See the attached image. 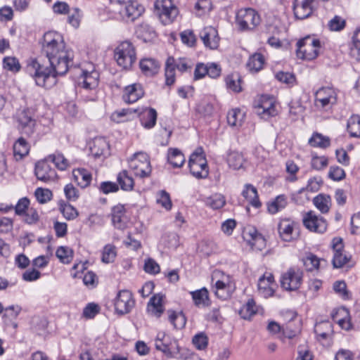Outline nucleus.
<instances>
[{
  "mask_svg": "<svg viewBox=\"0 0 360 360\" xmlns=\"http://www.w3.org/2000/svg\"><path fill=\"white\" fill-rule=\"evenodd\" d=\"M41 53L48 58L50 68L33 59L28 63L27 71L37 86L49 89L56 84V77L66 74L72 65L73 51L66 48L59 33L49 31L44 34Z\"/></svg>",
  "mask_w": 360,
  "mask_h": 360,
  "instance_id": "obj_1",
  "label": "nucleus"
},
{
  "mask_svg": "<svg viewBox=\"0 0 360 360\" xmlns=\"http://www.w3.org/2000/svg\"><path fill=\"white\" fill-rule=\"evenodd\" d=\"M297 47L296 54L297 58L311 60L318 56L321 42L318 39L307 36L297 41Z\"/></svg>",
  "mask_w": 360,
  "mask_h": 360,
  "instance_id": "obj_2",
  "label": "nucleus"
},
{
  "mask_svg": "<svg viewBox=\"0 0 360 360\" xmlns=\"http://www.w3.org/2000/svg\"><path fill=\"white\" fill-rule=\"evenodd\" d=\"M260 22L259 15L253 8H243L236 14V23L238 30L242 32L254 30Z\"/></svg>",
  "mask_w": 360,
  "mask_h": 360,
  "instance_id": "obj_3",
  "label": "nucleus"
},
{
  "mask_svg": "<svg viewBox=\"0 0 360 360\" xmlns=\"http://www.w3.org/2000/svg\"><path fill=\"white\" fill-rule=\"evenodd\" d=\"M188 167L191 174L197 179H205L209 174L206 158L201 148L193 152L189 158Z\"/></svg>",
  "mask_w": 360,
  "mask_h": 360,
  "instance_id": "obj_4",
  "label": "nucleus"
},
{
  "mask_svg": "<svg viewBox=\"0 0 360 360\" xmlns=\"http://www.w3.org/2000/svg\"><path fill=\"white\" fill-rule=\"evenodd\" d=\"M114 56L120 66L129 68L136 60L135 48L130 41H123L115 49Z\"/></svg>",
  "mask_w": 360,
  "mask_h": 360,
  "instance_id": "obj_5",
  "label": "nucleus"
},
{
  "mask_svg": "<svg viewBox=\"0 0 360 360\" xmlns=\"http://www.w3.org/2000/svg\"><path fill=\"white\" fill-rule=\"evenodd\" d=\"M129 166L134 175L140 178L149 176L152 170L148 155L142 152L135 153L130 158Z\"/></svg>",
  "mask_w": 360,
  "mask_h": 360,
  "instance_id": "obj_6",
  "label": "nucleus"
},
{
  "mask_svg": "<svg viewBox=\"0 0 360 360\" xmlns=\"http://www.w3.org/2000/svg\"><path fill=\"white\" fill-rule=\"evenodd\" d=\"M155 8L160 21L164 25L172 23L179 14L178 8L172 0H156Z\"/></svg>",
  "mask_w": 360,
  "mask_h": 360,
  "instance_id": "obj_7",
  "label": "nucleus"
},
{
  "mask_svg": "<svg viewBox=\"0 0 360 360\" xmlns=\"http://www.w3.org/2000/svg\"><path fill=\"white\" fill-rule=\"evenodd\" d=\"M303 278V271L297 267H291L281 277V285L288 291H295L300 288Z\"/></svg>",
  "mask_w": 360,
  "mask_h": 360,
  "instance_id": "obj_8",
  "label": "nucleus"
},
{
  "mask_svg": "<svg viewBox=\"0 0 360 360\" xmlns=\"http://www.w3.org/2000/svg\"><path fill=\"white\" fill-rule=\"evenodd\" d=\"M156 349L162 352L167 357H174L179 353V347L177 341L172 340L170 338L163 332L158 333L155 340Z\"/></svg>",
  "mask_w": 360,
  "mask_h": 360,
  "instance_id": "obj_9",
  "label": "nucleus"
},
{
  "mask_svg": "<svg viewBox=\"0 0 360 360\" xmlns=\"http://www.w3.org/2000/svg\"><path fill=\"white\" fill-rule=\"evenodd\" d=\"M114 305L117 314L122 315L130 312L135 305L131 292L126 290L119 291L115 300Z\"/></svg>",
  "mask_w": 360,
  "mask_h": 360,
  "instance_id": "obj_10",
  "label": "nucleus"
},
{
  "mask_svg": "<svg viewBox=\"0 0 360 360\" xmlns=\"http://www.w3.org/2000/svg\"><path fill=\"white\" fill-rule=\"evenodd\" d=\"M256 112L263 119H268L277 115L275 99L272 96L263 95L255 105Z\"/></svg>",
  "mask_w": 360,
  "mask_h": 360,
  "instance_id": "obj_11",
  "label": "nucleus"
},
{
  "mask_svg": "<svg viewBox=\"0 0 360 360\" xmlns=\"http://www.w3.org/2000/svg\"><path fill=\"white\" fill-rule=\"evenodd\" d=\"M303 224L310 231L319 233H324L328 226L327 221L323 217L311 211L304 214Z\"/></svg>",
  "mask_w": 360,
  "mask_h": 360,
  "instance_id": "obj_12",
  "label": "nucleus"
},
{
  "mask_svg": "<svg viewBox=\"0 0 360 360\" xmlns=\"http://www.w3.org/2000/svg\"><path fill=\"white\" fill-rule=\"evenodd\" d=\"M337 102V94L333 88L321 87L315 94V103L317 106L326 108Z\"/></svg>",
  "mask_w": 360,
  "mask_h": 360,
  "instance_id": "obj_13",
  "label": "nucleus"
},
{
  "mask_svg": "<svg viewBox=\"0 0 360 360\" xmlns=\"http://www.w3.org/2000/svg\"><path fill=\"white\" fill-rule=\"evenodd\" d=\"M18 129L22 134L31 136L36 126V121L32 117V112L28 110H23L18 112L17 116Z\"/></svg>",
  "mask_w": 360,
  "mask_h": 360,
  "instance_id": "obj_14",
  "label": "nucleus"
},
{
  "mask_svg": "<svg viewBox=\"0 0 360 360\" xmlns=\"http://www.w3.org/2000/svg\"><path fill=\"white\" fill-rule=\"evenodd\" d=\"M200 38L204 46L211 50L217 49L219 44L220 38L218 31L212 26L204 27L200 32Z\"/></svg>",
  "mask_w": 360,
  "mask_h": 360,
  "instance_id": "obj_15",
  "label": "nucleus"
},
{
  "mask_svg": "<svg viewBox=\"0 0 360 360\" xmlns=\"http://www.w3.org/2000/svg\"><path fill=\"white\" fill-rule=\"evenodd\" d=\"M49 161H46V158L39 161L35 165L34 172L37 178L44 182H48L54 180L56 176L55 169H52L49 165Z\"/></svg>",
  "mask_w": 360,
  "mask_h": 360,
  "instance_id": "obj_16",
  "label": "nucleus"
},
{
  "mask_svg": "<svg viewBox=\"0 0 360 360\" xmlns=\"http://www.w3.org/2000/svg\"><path fill=\"white\" fill-rule=\"evenodd\" d=\"M315 0H295L293 11L296 18L304 20L312 14Z\"/></svg>",
  "mask_w": 360,
  "mask_h": 360,
  "instance_id": "obj_17",
  "label": "nucleus"
},
{
  "mask_svg": "<svg viewBox=\"0 0 360 360\" xmlns=\"http://www.w3.org/2000/svg\"><path fill=\"white\" fill-rule=\"evenodd\" d=\"M332 248L334 252L333 265L334 268H341L347 264L349 257L343 253V243L340 238H335L332 240Z\"/></svg>",
  "mask_w": 360,
  "mask_h": 360,
  "instance_id": "obj_18",
  "label": "nucleus"
},
{
  "mask_svg": "<svg viewBox=\"0 0 360 360\" xmlns=\"http://www.w3.org/2000/svg\"><path fill=\"white\" fill-rule=\"evenodd\" d=\"M144 12L143 6L136 1H131L120 11L122 17L127 22H133Z\"/></svg>",
  "mask_w": 360,
  "mask_h": 360,
  "instance_id": "obj_19",
  "label": "nucleus"
},
{
  "mask_svg": "<svg viewBox=\"0 0 360 360\" xmlns=\"http://www.w3.org/2000/svg\"><path fill=\"white\" fill-rule=\"evenodd\" d=\"M111 219L114 226L118 229H124L127 226L125 208L123 205L118 204L112 208Z\"/></svg>",
  "mask_w": 360,
  "mask_h": 360,
  "instance_id": "obj_20",
  "label": "nucleus"
},
{
  "mask_svg": "<svg viewBox=\"0 0 360 360\" xmlns=\"http://www.w3.org/2000/svg\"><path fill=\"white\" fill-rule=\"evenodd\" d=\"M143 96V90L139 84H134L125 87L122 96L123 100L128 103L138 101Z\"/></svg>",
  "mask_w": 360,
  "mask_h": 360,
  "instance_id": "obj_21",
  "label": "nucleus"
},
{
  "mask_svg": "<svg viewBox=\"0 0 360 360\" xmlns=\"http://www.w3.org/2000/svg\"><path fill=\"white\" fill-rule=\"evenodd\" d=\"M140 69L145 75L153 76L156 75L160 68L159 61L153 58H145L139 62Z\"/></svg>",
  "mask_w": 360,
  "mask_h": 360,
  "instance_id": "obj_22",
  "label": "nucleus"
},
{
  "mask_svg": "<svg viewBox=\"0 0 360 360\" xmlns=\"http://www.w3.org/2000/svg\"><path fill=\"white\" fill-rule=\"evenodd\" d=\"M109 149V145L107 141L102 137L96 138L90 143V153L95 158H98L105 155Z\"/></svg>",
  "mask_w": 360,
  "mask_h": 360,
  "instance_id": "obj_23",
  "label": "nucleus"
},
{
  "mask_svg": "<svg viewBox=\"0 0 360 360\" xmlns=\"http://www.w3.org/2000/svg\"><path fill=\"white\" fill-rule=\"evenodd\" d=\"M295 223L288 219L280 221L278 226L281 238L285 241H290L294 238V228Z\"/></svg>",
  "mask_w": 360,
  "mask_h": 360,
  "instance_id": "obj_24",
  "label": "nucleus"
},
{
  "mask_svg": "<svg viewBox=\"0 0 360 360\" xmlns=\"http://www.w3.org/2000/svg\"><path fill=\"white\" fill-rule=\"evenodd\" d=\"M30 146L23 137H20L13 143V157L16 161L22 160L29 154Z\"/></svg>",
  "mask_w": 360,
  "mask_h": 360,
  "instance_id": "obj_25",
  "label": "nucleus"
},
{
  "mask_svg": "<svg viewBox=\"0 0 360 360\" xmlns=\"http://www.w3.org/2000/svg\"><path fill=\"white\" fill-rule=\"evenodd\" d=\"M215 295L222 300H226L231 297L233 284L232 280L222 281L213 284Z\"/></svg>",
  "mask_w": 360,
  "mask_h": 360,
  "instance_id": "obj_26",
  "label": "nucleus"
},
{
  "mask_svg": "<svg viewBox=\"0 0 360 360\" xmlns=\"http://www.w3.org/2000/svg\"><path fill=\"white\" fill-rule=\"evenodd\" d=\"M194 304L197 307H207L210 305V300L209 297V292L206 288H202L200 290L191 291L190 292Z\"/></svg>",
  "mask_w": 360,
  "mask_h": 360,
  "instance_id": "obj_27",
  "label": "nucleus"
},
{
  "mask_svg": "<svg viewBox=\"0 0 360 360\" xmlns=\"http://www.w3.org/2000/svg\"><path fill=\"white\" fill-rule=\"evenodd\" d=\"M158 113L152 108H145L140 112L141 125L146 129H152L156 124Z\"/></svg>",
  "mask_w": 360,
  "mask_h": 360,
  "instance_id": "obj_28",
  "label": "nucleus"
},
{
  "mask_svg": "<svg viewBox=\"0 0 360 360\" xmlns=\"http://www.w3.org/2000/svg\"><path fill=\"white\" fill-rule=\"evenodd\" d=\"M72 176L74 181L82 188L89 186L92 179L91 173L84 168L74 169Z\"/></svg>",
  "mask_w": 360,
  "mask_h": 360,
  "instance_id": "obj_29",
  "label": "nucleus"
},
{
  "mask_svg": "<svg viewBox=\"0 0 360 360\" xmlns=\"http://www.w3.org/2000/svg\"><path fill=\"white\" fill-rule=\"evenodd\" d=\"M333 332V324L328 321L317 323L314 326V333L319 341L327 339Z\"/></svg>",
  "mask_w": 360,
  "mask_h": 360,
  "instance_id": "obj_30",
  "label": "nucleus"
},
{
  "mask_svg": "<svg viewBox=\"0 0 360 360\" xmlns=\"http://www.w3.org/2000/svg\"><path fill=\"white\" fill-rule=\"evenodd\" d=\"M99 79V73L96 70H91L90 72L84 70L82 71V75L80 77V79L82 81L80 82L83 84V87L86 89H91L97 86L98 84Z\"/></svg>",
  "mask_w": 360,
  "mask_h": 360,
  "instance_id": "obj_31",
  "label": "nucleus"
},
{
  "mask_svg": "<svg viewBox=\"0 0 360 360\" xmlns=\"http://www.w3.org/2000/svg\"><path fill=\"white\" fill-rule=\"evenodd\" d=\"M162 300L163 295L157 294L150 298L148 304V311H150L151 314L155 316L156 317H160L165 310V308L162 305Z\"/></svg>",
  "mask_w": 360,
  "mask_h": 360,
  "instance_id": "obj_32",
  "label": "nucleus"
},
{
  "mask_svg": "<svg viewBox=\"0 0 360 360\" xmlns=\"http://www.w3.org/2000/svg\"><path fill=\"white\" fill-rule=\"evenodd\" d=\"M243 196L249 202V203L258 208L261 206L257 188L251 184H246L242 193Z\"/></svg>",
  "mask_w": 360,
  "mask_h": 360,
  "instance_id": "obj_33",
  "label": "nucleus"
},
{
  "mask_svg": "<svg viewBox=\"0 0 360 360\" xmlns=\"http://www.w3.org/2000/svg\"><path fill=\"white\" fill-rule=\"evenodd\" d=\"M264 61V57L262 54L255 53L249 58L247 67L250 72L252 73L258 72L263 68Z\"/></svg>",
  "mask_w": 360,
  "mask_h": 360,
  "instance_id": "obj_34",
  "label": "nucleus"
},
{
  "mask_svg": "<svg viewBox=\"0 0 360 360\" xmlns=\"http://www.w3.org/2000/svg\"><path fill=\"white\" fill-rule=\"evenodd\" d=\"M316 207L323 214L328 212L331 205L330 196L326 194L321 193L316 196L313 200Z\"/></svg>",
  "mask_w": 360,
  "mask_h": 360,
  "instance_id": "obj_35",
  "label": "nucleus"
},
{
  "mask_svg": "<svg viewBox=\"0 0 360 360\" xmlns=\"http://www.w3.org/2000/svg\"><path fill=\"white\" fill-rule=\"evenodd\" d=\"M175 59L169 57L166 60L165 69L166 85L172 86L175 82Z\"/></svg>",
  "mask_w": 360,
  "mask_h": 360,
  "instance_id": "obj_36",
  "label": "nucleus"
},
{
  "mask_svg": "<svg viewBox=\"0 0 360 360\" xmlns=\"http://www.w3.org/2000/svg\"><path fill=\"white\" fill-rule=\"evenodd\" d=\"M288 204V199L285 195H278L273 201L267 205V210L270 214H274L284 209Z\"/></svg>",
  "mask_w": 360,
  "mask_h": 360,
  "instance_id": "obj_37",
  "label": "nucleus"
},
{
  "mask_svg": "<svg viewBox=\"0 0 360 360\" xmlns=\"http://www.w3.org/2000/svg\"><path fill=\"white\" fill-rule=\"evenodd\" d=\"M167 160L174 167H181L185 162V158L179 149L169 148L168 150Z\"/></svg>",
  "mask_w": 360,
  "mask_h": 360,
  "instance_id": "obj_38",
  "label": "nucleus"
},
{
  "mask_svg": "<svg viewBox=\"0 0 360 360\" xmlns=\"http://www.w3.org/2000/svg\"><path fill=\"white\" fill-rule=\"evenodd\" d=\"M46 161L53 162L56 168L62 171L68 169L70 165L68 159H66L64 155L59 152H56L53 154L48 155L46 157Z\"/></svg>",
  "mask_w": 360,
  "mask_h": 360,
  "instance_id": "obj_39",
  "label": "nucleus"
},
{
  "mask_svg": "<svg viewBox=\"0 0 360 360\" xmlns=\"http://www.w3.org/2000/svg\"><path fill=\"white\" fill-rule=\"evenodd\" d=\"M136 34L144 41H150L156 37L153 27L146 23H143L138 27Z\"/></svg>",
  "mask_w": 360,
  "mask_h": 360,
  "instance_id": "obj_40",
  "label": "nucleus"
},
{
  "mask_svg": "<svg viewBox=\"0 0 360 360\" xmlns=\"http://www.w3.org/2000/svg\"><path fill=\"white\" fill-rule=\"evenodd\" d=\"M117 181L123 191H131L134 188V179L128 174L127 170H123L117 174Z\"/></svg>",
  "mask_w": 360,
  "mask_h": 360,
  "instance_id": "obj_41",
  "label": "nucleus"
},
{
  "mask_svg": "<svg viewBox=\"0 0 360 360\" xmlns=\"http://www.w3.org/2000/svg\"><path fill=\"white\" fill-rule=\"evenodd\" d=\"M347 131L350 136L360 138V116L352 115L347 121Z\"/></svg>",
  "mask_w": 360,
  "mask_h": 360,
  "instance_id": "obj_42",
  "label": "nucleus"
},
{
  "mask_svg": "<svg viewBox=\"0 0 360 360\" xmlns=\"http://www.w3.org/2000/svg\"><path fill=\"white\" fill-rule=\"evenodd\" d=\"M309 144L312 147L326 148L330 146V140L329 137L319 133H314L309 139Z\"/></svg>",
  "mask_w": 360,
  "mask_h": 360,
  "instance_id": "obj_43",
  "label": "nucleus"
},
{
  "mask_svg": "<svg viewBox=\"0 0 360 360\" xmlns=\"http://www.w3.org/2000/svg\"><path fill=\"white\" fill-rule=\"evenodd\" d=\"M244 113L238 108L232 109L227 114V122L231 127H240L242 125Z\"/></svg>",
  "mask_w": 360,
  "mask_h": 360,
  "instance_id": "obj_44",
  "label": "nucleus"
},
{
  "mask_svg": "<svg viewBox=\"0 0 360 360\" xmlns=\"http://www.w3.org/2000/svg\"><path fill=\"white\" fill-rule=\"evenodd\" d=\"M244 162L245 159L243 155L239 152L231 151L227 155L228 165L233 169H240L243 167Z\"/></svg>",
  "mask_w": 360,
  "mask_h": 360,
  "instance_id": "obj_45",
  "label": "nucleus"
},
{
  "mask_svg": "<svg viewBox=\"0 0 360 360\" xmlns=\"http://www.w3.org/2000/svg\"><path fill=\"white\" fill-rule=\"evenodd\" d=\"M73 250L67 246L59 247L56 252V257L63 264H70L73 259Z\"/></svg>",
  "mask_w": 360,
  "mask_h": 360,
  "instance_id": "obj_46",
  "label": "nucleus"
},
{
  "mask_svg": "<svg viewBox=\"0 0 360 360\" xmlns=\"http://www.w3.org/2000/svg\"><path fill=\"white\" fill-rule=\"evenodd\" d=\"M226 84L228 89L235 92L241 91L240 77L238 73H233L228 75L226 79Z\"/></svg>",
  "mask_w": 360,
  "mask_h": 360,
  "instance_id": "obj_47",
  "label": "nucleus"
},
{
  "mask_svg": "<svg viewBox=\"0 0 360 360\" xmlns=\"http://www.w3.org/2000/svg\"><path fill=\"white\" fill-rule=\"evenodd\" d=\"M206 204L214 210H218L224 206L226 200L223 195L215 193L207 199Z\"/></svg>",
  "mask_w": 360,
  "mask_h": 360,
  "instance_id": "obj_48",
  "label": "nucleus"
},
{
  "mask_svg": "<svg viewBox=\"0 0 360 360\" xmlns=\"http://www.w3.org/2000/svg\"><path fill=\"white\" fill-rule=\"evenodd\" d=\"M257 309L255 302L253 300H249L239 311V314L244 319H249L252 316L256 314Z\"/></svg>",
  "mask_w": 360,
  "mask_h": 360,
  "instance_id": "obj_49",
  "label": "nucleus"
},
{
  "mask_svg": "<svg viewBox=\"0 0 360 360\" xmlns=\"http://www.w3.org/2000/svg\"><path fill=\"white\" fill-rule=\"evenodd\" d=\"M3 68L13 72H18L21 68L19 60L15 57L7 56L3 60Z\"/></svg>",
  "mask_w": 360,
  "mask_h": 360,
  "instance_id": "obj_50",
  "label": "nucleus"
},
{
  "mask_svg": "<svg viewBox=\"0 0 360 360\" xmlns=\"http://www.w3.org/2000/svg\"><path fill=\"white\" fill-rule=\"evenodd\" d=\"M303 264L306 269L309 271H312L317 269L319 266L320 259L314 255L309 253L303 258Z\"/></svg>",
  "mask_w": 360,
  "mask_h": 360,
  "instance_id": "obj_51",
  "label": "nucleus"
},
{
  "mask_svg": "<svg viewBox=\"0 0 360 360\" xmlns=\"http://www.w3.org/2000/svg\"><path fill=\"white\" fill-rule=\"evenodd\" d=\"M169 319L176 329L182 328L186 323V317L182 313L171 311L169 315Z\"/></svg>",
  "mask_w": 360,
  "mask_h": 360,
  "instance_id": "obj_52",
  "label": "nucleus"
},
{
  "mask_svg": "<svg viewBox=\"0 0 360 360\" xmlns=\"http://www.w3.org/2000/svg\"><path fill=\"white\" fill-rule=\"evenodd\" d=\"M351 54L357 60H360V29L357 30L352 37Z\"/></svg>",
  "mask_w": 360,
  "mask_h": 360,
  "instance_id": "obj_53",
  "label": "nucleus"
},
{
  "mask_svg": "<svg viewBox=\"0 0 360 360\" xmlns=\"http://www.w3.org/2000/svg\"><path fill=\"white\" fill-rule=\"evenodd\" d=\"M60 210L63 217L68 220H73L79 215L77 209L70 204L61 205Z\"/></svg>",
  "mask_w": 360,
  "mask_h": 360,
  "instance_id": "obj_54",
  "label": "nucleus"
},
{
  "mask_svg": "<svg viewBox=\"0 0 360 360\" xmlns=\"http://www.w3.org/2000/svg\"><path fill=\"white\" fill-rule=\"evenodd\" d=\"M116 252L115 246L112 245H106L102 253V262L106 264L112 262L115 258Z\"/></svg>",
  "mask_w": 360,
  "mask_h": 360,
  "instance_id": "obj_55",
  "label": "nucleus"
},
{
  "mask_svg": "<svg viewBox=\"0 0 360 360\" xmlns=\"http://www.w3.org/2000/svg\"><path fill=\"white\" fill-rule=\"evenodd\" d=\"M35 197L37 201L44 204L51 200L52 198V193L49 189L38 188L34 192Z\"/></svg>",
  "mask_w": 360,
  "mask_h": 360,
  "instance_id": "obj_56",
  "label": "nucleus"
},
{
  "mask_svg": "<svg viewBox=\"0 0 360 360\" xmlns=\"http://www.w3.org/2000/svg\"><path fill=\"white\" fill-rule=\"evenodd\" d=\"M328 165V158L326 156L313 155L311 160V167L316 170H322Z\"/></svg>",
  "mask_w": 360,
  "mask_h": 360,
  "instance_id": "obj_57",
  "label": "nucleus"
},
{
  "mask_svg": "<svg viewBox=\"0 0 360 360\" xmlns=\"http://www.w3.org/2000/svg\"><path fill=\"white\" fill-rule=\"evenodd\" d=\"M192 342L198 349L202 350L207 347L208 338L205 333H200L193 338Z\"/></svg>",
  "mask_w": 360,
  "mask_h": 360,
  "instance_id": "obj_58",
  "label": "nucleus"
},
{
  "mask_svg": "<svg viewBox=\"0 0 360 360\" xmlns=\"http://www.w3.org/2000/svg\"><path fill=\"white\" fill-rule=\"evenodd\" d=\"M314 356L305 344L300 345L297 348V356L295 360H313Z\"/></svg>",
  "mask_w": 360,
  "mask_h": 360,
  "instance_id": "obj_59",
  "label": "nucleus"
},
{
  "mask_svg": "<svg viewBox=\"0 0 360 360\" xmlns=\"http://www.w3.org/2000/svg\"><path fill=\"white\" fill-rule=\"evenodd\" d=\"M323 184V181L321 178L313 177L309 179L306 188H302L300 190V193L303 191H308L310 192H316L319 190L321 186Z\"/></svg>",
  "mask_w": 360,
  "mask_h": 360,
  "instance_id": "obj_60",
  "label": "nucleus"
},
{
  "mask_svg": "<svg viewBox=\"0 0 360 360\" xmlns=\"http://www.w3.org/2000/svg\"><path fill=\"white\" fill-rule=\"evenodd\" d=\"M64 193L66 198L70 201H76L79 197L78 190L72 184L65 186Z\"/></svg>",
  "mask_w": 360,
  "mask_h": 360,
  "instance_id": "obj_61",
  "label": "nucleus"
},
{
  "mask_svg": "<svg viewBox=\"0 0 360 360\" xmlns=\"http://www.w3.org/2000/svg\"><path fill=\"white\" fill-rule=\"evenodd\" d=\"M328 176L334 181H340L345 177V172L338 166H332L330 167Z\"/></svg>",
  "mask_w": 360,
  "mask_h": 360,
  "instance_id": "obj_62",
  "label": "nucleus"
},
{
  "mask_svg": "<svg viewBox=\"0 0 360 360\" xmlns=\"http://www.w3.org/2000/svg\"><path fill=\"white\" fill-rule=\"evenodd\" d=\"M328 27L332 31H340L345 27V20L341 17L335 15L328 22Z\"/></svg>",
  "mask_w": 360,
  "mask_h": 360,
  "instance_id": "obj_63",
  "label": "nucleus"
},
{
  "mask_svg": "<svg viewBox=\"0 0 360 360\" xmlns=\"http://www.w3.org/2000/svg\"><path fill=\"white\" fill-rule=\"evenodd\" d=\"M181 39L184 44L193 46L196 41V37L192 30H186L181 33Z\"/></svg>",
  "mask_w": 360,
  "mask_h": 360,
  "instance_id": "obj_64",
  "label": "nucleus"
}]
</instances>
